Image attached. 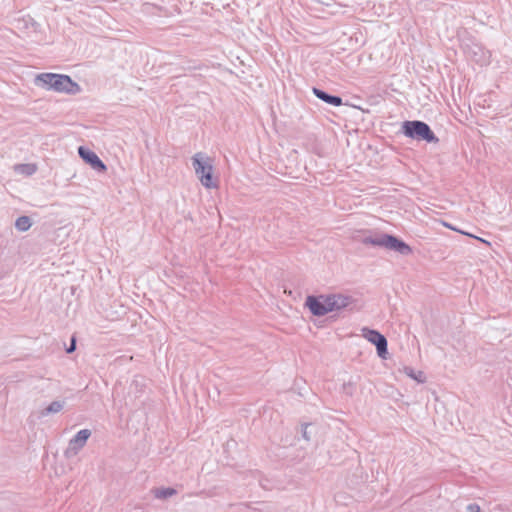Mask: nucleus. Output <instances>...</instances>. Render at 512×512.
Instances as JSON below:
<instances>
[{
    "mask_svg": "<svg viewBox=\"0 0 512 512\" xmlns=\"http://www.w3.org/2000/svg\"><path fill=\"white\" fill-rule=\"evenodd\" d=\"M35 83L47 90L69 95H76L81 91L80 85L70 76L64 74L40 73L36 76Z\"/></svg>",
    "mask_w": 512,
    "mask_h": 512,
    "instance_id": "1",
    "label": "nucleus"
},
{
    "mask_svg": "<svg viewBox=\"0 0 512 512\" xmlns=\"http://www.w3.org/2000/svg\"><path fill=\"white\" fill-rule=\"evenodd\" d=\"M361 242L364 245L383 247L387 250L394 251L403 256L412 254L413 250L401 238L388 233H375L374 235L365 236Z\"/></svg>",
    "mask_w": 512,
    "mask_h": 512,
    "instance_id": "2",
    "label": "nucleus"
},
{
    "mask_svg": "<svg viewBox=\"0 0 512 512\" xmlns=\"http://www.w3.org/2000/svg\"><path fill=\"white\" fill-rule=\"evenodd\" d=\"M401 133L407 138L424 141L426 143H438L439 138L435 135L430 126L420 120H406L401 125Z\"/></svg>",
    "mask_w": 512,
    "mask_h": 512,
    "instance_id": "3",
    "label": "nucleus"
},
{
    "mask_svg": "<svg viewBox=\"0 0 512 512\" xmlns=\"http://www.w3.org/2000/svg\"><path fill=\"white\" fill-rule=\"evenodd\" d=\"M195 174L205 188H216L218 180L213 178V160L204 153L198 152L192 157Z\"/></svg>",
    "mask_w": 512,
    "mask_h": 512,
    "instance_id": "4",
    "label": "nucleus"
},
{
    "mask_svg": "<svg viewBox=\"0 0 512 512\" xmlns=\"http://www.w3.org/2000/svg\"><path fill=\"white\" fill-rule=\"evenodd\" d=\"M463 51L468 59L479 64L484 65L489 61V51H487L480 43L474 39H467L462 44Z\"/></svg>",
    "mask_w": 512,
    "mask_h": 512,
    "instance_id": "5",
    "label": "nucleus"
},
{
    "mask_svg": "<svg viewBox=\"0 0 512 512\" xmlns=\"http://www.w3.org/2000/svg\"><path fill=\"white\" fill-rule=\"evenodd\" d=\"M330 296L328 294L308 295L305 306L313 316L321 317L331 312Z\"/></svg>",
    "mask_w": 512,
    "mask_h": 512,
    "instance_id": "6",
    "label": "nucleus"
},
{
    "mask_svg": "<svg viewBox=\"0 0 512 512\" xmlns=\"http://www.w3.org/2000/svg\"><path fill=\"white\" fill-rule=\"evenodd\" d=\"M362 335L366 338L370 343L375 345L377 355L386 360L388 358V342L386 337L375 329H370L368 327L362 328Z\"/></svg>",
    "mask_w": 512,
    "mask_h": 512,
    "instance_id": "7",
    "label": "nucleus"
},
{
    "mask_svg": "<svg viewBox=\"0 0 512 512\" xmlns=\"http://www.w3.org/2000/svg\"><path fill=\"white\" fill-rule=\"evenodd\" d=\"M78 154L80 158L88 165L91 166L95 171L104 173L107 170L106 164L99 158V156L89 148L80 146L78 148Z\"/></svg>",
    "mask_w": 512,
    "mask_h": 512,
    "instance_id": "8",
    "label": "nucleus"
},
{
    "mask_svg": "<svg viewBox=\"0 0 512 512\" xmlns=\"http://www.w3.org/2000/svg\"><path fill=\"white\" fill-rule=\"evenodd\" d=\"M91 436L89 429H82L69 441V446L65 452L66 456L76 455L86 444Z\"/></svg>",
    "mask_w": 512,
    "mask_h": 512,
    "instance_id": "9",
    "label": "nucleus"
},
{
    "mask_svg": "<svg viewBox=\"0 0 512 512\" xmlns=\"http://www.w3.org/2000/svg\"><path fill=\"white\" fill-rule=\"evenodd\" d=\"M328 295L330 296L329 307L331 308V312L347 309L355 303V299L351 296L343 295L340 293H332Z\"/></svg>",
    "mask_w": 512,
    "mask_h": 512,
    "instance_id": "10",
    "label": "nucleus"
},
{
    "mask_svg": "<svg viewBox=\"0 0 512 512\" xmlns=\"http://www.w3.org/2000/svg\"><path fill=\"white\" fill-rule=\"evenodd\" d=\"M312 92L315 95V97H317L319 100L325 102L328 105H331L334 107H339L343 104L342 97H340L338 95H332V94L328 93L327 91H324L320 88L313 87Z\"/></svg>",
    "mask_w": 512,
    "mask_h": 512,
    "instance_id": "11",
    "label": "nucleus"
},
{
    "mask_svg": "<svg viewBox=\"0 0 512 512\" xmlns=\"http://www.w3.org/2000/svg\"><path fill=\"white\" fill-rule=\"evenodd\" d=\"M64 405H65V401L64 400H62V401H59V400L53 401L47 407L43 408L39 412V417H46V416H48L50 414L59 413L64 408Z\"/></svg>",
    "mask_w": 512,
    "mask_h": 512,
    "instance_id": "12",
    "label": "nucleus"
},
{
    "mask_svg": "<svg viewBox=\"0 0 512 512\" xmlns=\"http://www.w3.org/2000/svg\"><path fill=\"white\" fill-rule=\"evenodd\" d=\"M14 170L16 173L31 176L37 171V166L33 163L16 164Z\"/></svg>",
    "mask_w": 512,
    "mask_h": 512,
    "instance_id": "13",
    "label": "nucleus"
},
{
    "mask_svg": "<svg viewBox=\"0 0 512 512\" xmlns=\"http://www.w3.org/2000/svg\"><path fill=\"white\" fill-rule=\"evenodd\" d=\"M155 498L157 499H167L171 496H174L177 494L176 489L172 487H166V488H155L152 490Z\"/></svg>",
    "mask_w": 512,
    "mask_h": 512,
    "instance_id": "14",
    "label": "nucleus"
},
{
    "mask_svg": "<svg viewBox=\"0 0 512 512\" xmlns=\"http://www.w3.org/2000/svg\"><path fill=\"white\" fill-rule=\"evenodd\" d=\"M405 374L415 380L417 383H425L426 376L422 371H415L412 367L405 366L404 367Z\"/></svg>",
    "mask_w": 512,
    "mask_h": 512,
    "instance_id": "15",
    "label": "nucleus"
},
{
    "mask_svg": "<svg viewBox=\"0 0 512 512\" xmlns=\"http://www.w3.org/2000/svg\"><path fill=\"white\" fill-rule=\"evenodd\" d=\"M32 225L31 218L29 216H20L15 221V227L18 231L25 232L29 230Z\"/></svg>",
    "mask_w": 512,
    "mask_h": 512,
    "instance_id": "16",
    "label": "nucleus"
},
{
    "mask_svg": "<svg viewBox=\"0 0 512 512\" xmlns=\"http://www.w3.org/2000/svg\"><path fill=\"white\" fill-rule=\"evenodd\" d=\"M356 384L352 381L345 382L342 386V391L346 395L352 396L355 392Z\"/></svg>",
    "mask_w": 512,
    "mask_h": 512,
    "instance_id": "17",
    "label": "nucleus"
},
{
    "mask_svg": "<svg viewBox=\"0 0 512 512\" xmlns=\"http://www.w3.org/2000/svg\"><path fill=\"white\" fill-rule=\"evenodd\" d=\"M312 426L313 425L311 423H304L301 425L302 438L305 439L306 441L311 440V430H309V428H311Z\"/></svg>",
    "mask_w": 512,
    "mask_h": 512,
    "instance_id": "18",
    "label": "nucleus"
},
{
    "mask_svg": "<svg viewBox=\"0 0 512 512\" xmlns=\"http://www.w3.org/2000/svg\"><path fill=\"white\" fill-rule=\"evenodd\" d=\"M75 350H76V337L72 336L71 339H70V344L66 348V352L68 354H70V353L74 352Z\"/></svg>",
    "mask_w": 512,
    "mask_h": 512,
    "instance_id": "19",
    "label": "nucleus"
},
{
    "mask_svg": "<svg viewBox=\"0 0 512 512\" xmlns=\"http://www.w3.org/2000/svg\"><path fill=\"white\" fill-rule=\"evenodd\" d=\"M467 512H480V506L476 503H470L466 507Z\"/></svg>",
    "mask_w": 512,
    "mask_h": 512,
    "instance_id": "20",
    "label": "nucleus"
},
{
    "mask_svg": "<svg viewBox=\"0 0 512 512\" xmlns=\"http://www.w3.org/2000/svg\"><path fill=\"white\" fill-rule=\"evenodd\" d=\"M442 224H443V226H445V227L449 228L450 230L460 232V230H458L457 228H455L454 226H452L451 224H449V223H447V222H444V221H443V222H442ZM461 233H463V232L461 231Z\"/></svg>",
    "mask_w": 512,
    "mask_h": 512,
    "instance_id": "21",
    "label": "nucleus"
}]
</instances>
